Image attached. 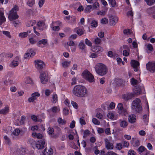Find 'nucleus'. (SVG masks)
Here are the masks:
<instances>
[{
  "instance_id": "1",
  "label": "nucleus",
  "mask_w": 155,
  "mask_h": 155,
  "mask_svg": "<svg viewBox=\"0 0 155 155\" xmlns=\"http://www.w3.org/2000/svg\"><path fill=\"white\" fill-rule=\"evenodd\" d=\"M72 93L73 94L77 97H84L87 94V89L84 86L77 85L74 87Z\"/></svg>"
},
{
  "instance_id": "2",
  "label": "nucleus",
  "mask_w": 155,
  "mask_h": 155,
  "mask_svg": "<svg viewBox=\"0 0 155 155\" xmlns=\"http://www.w3.org/2000/svg\"><path fill=\"white\" fill-rule=\"evenodd\" d=\"M19 10L18 7L15 5L8 13V18L11 21H12L18 19L19 16L17 14V11Z\"/></svg>"
},
{
  "instance_id": "3",
  "label": "nucleus",
  "mask_w": 155,
  "mask_h": 155,
  "mask_svg": "<svg viewBox=\"0 0 155 155\" xmlns=\"http://www.w3.org/2000/svg\"><path fill=\"white\" fill-rule=\"evenodd\" d=\"M132 108L138 112H141L142 110V104L140 99L137 98L132 103Z\"/></svg>"
},
{
  "instance_id": "4",
  "label": "nucleus",
  "mask_w": 155,
  "mask_h": 155,
  "mask_svg": "<svg viewBox=\"0 0 155 155\" xmlns=\"http://www.w3.org/2000/svg\"><path fill=\"white\" fill-rule=\"evenodd\" d=\"M96 73L99 75L103 76L107 73L106 68L105 66L102 64H97L95 68Z\"/></svg>"
},
{
  "instance_id": "5",
  "label": "nucleus",
  "mask_w": 155,
  "mask_h": 155,
  "mask_svg": "<svg viewBox=\"0 0 155 155\" xmlns=\"http://www.w3.org/2000/svg\"><path fill=\"white\" fill-rule=\"evenodd\" d=\"M82 77L90 83L95 82V79L93 75L87 70H85L82 72Z\"/></svg>"
},
{
  "instance_id": "6",
  "label": "nucleus",
  "mask_w": 155,
  "mask_h": 155,
  "mask_svg": "<svg viewBox=\"0 0 155 155\" xmlns=\"http://www.w3.org/2000/svg\"><path fill=\"white\" fill-rule=\"evenodd\" d=\"M141 81H138L135 79L134 78H132L130 79V82L132 85L135 86L134 91V94L137 95H138L141 92V89L140 87H136V86L139 84V83Z\"/></svg>"
},
{
  "instance_id": "7",
  "label": "nucleus",
  "mask_w": 155,
  "mask_h": 155,
  "mask_svg": "<svg viewBox=\"0 0 155 155\" xmlns=\"http://www.w3.org/2000/svg\"><path fill=\"white\" fill-rule=\"evenodd\" d=\"M41 82L43 84H45L48 81V73L46 71H41L39 76Z\"/></svg>"
},
{
  "instance_id": "8",
  "label": "nucleus",
  "mask_w": 155,
  "mask_h": 155,
  "mask_svg": "<svg viewBox=\"0 0 155 155\" xmlns=\"http://www.w3.org/2000/svg\"><path fill=\"white\" fill-rule=\"evenodd\" d=\"M117 108L120 114L124 116H126L127 114V110L124 108L123 104L121 103H119L118 104Z\"/></svg>"
},
{
  "instance_id": "9",
  "label": "nucleus",
  "mask_w": 155,
  "mask_h": 155,
  "mask_svg": "<svg viewBox=\"0 0 155 155\" xmlns=\"http://www.w3.org/2000/svg\"><path fill=\"white\" fill-rule=\"evenodd\" d=\"M40 96V94L38 92H35L31 94V97L28 99V101L29 103L33 102Z\"/></svg>"
},
{
  "instance_id": "10",
  "label": "nucleus",
  "mask_w": 155,
  "mask_h": 155,
  "mask_svg": "<svg viewBox=\"0 0 155 155\" xmlns=\"http://www.w3.org/2000/svg\"><path fill=\"white\" fill-rule=\"evenodd\" d=\"M27 129L25 127L21 129L16 128L12 132V134L15 136H18L19 135H22L26 131Z\"/></svg>"
},
{
  "instance_id": "11",
  "label": "nucleus",
  "mask_w": 155,
  "mask_h": 155,
  "mask_svg": "<svg viewBox=\"0 0 155 155\" xmlns=\"http://www.w3.org/2000/svg\"><path fill=\"white\" fill-rule=\"evenodd\" d=\"M36 54L35 49L31 48L27 50L26 53L24 55L25 59H28L29 58L33 56Z\"/></svg>"
},
{
  "instance_id": "12",
  "label": "nucleus",
  "mask_w": 155,
  "mask_h": 155,
  "mask_svg": "<svg viewBox=\"0 0 155 155\" xmlns=\"http://www.w3.org/2000/svg\"><path fill=\"white\" fill-rule=\"evenodd\" d=\"M147 70L151 72L155 71V62H149L146 64Z\"/></svg>"
},
{
  "instance_id": "13",
  "label": "nucleus",
  "mask_w": 155,
  "mask_h": 155,
  "mask_svg": "<svg viewBox=\"0 0 155 155\" xmlns=\"http://www.w3.org/2000/svg\"><path fill=\"white\" fill-rule=\"evenodd\" d=\"M111 139L112 137H109V140L107 138L104 139L105 147L108 150H112L114 146L113 143L109 141H111Z\"/></svg>"
},
{
  "instance_id": "14",
  "label": "nucleus",
  "mask_w": 155,
  "mask_h": 155,
  "mask_svg": "<svg viewBox=\"0 0 155 155\" xmlns=\"http://www.w3.org/2000/svg\"><path fill=\"white\" fill-rule=\"evenodd\" d=\"M48 44V41L47 39H42L39 41L37 43V45L38 47L44 48L47 46Z\"/></svg>"
},
{
  "instance_id": "15",
  "label": "nucleus",
  "mask_w": 155,
  "mask_h": 155,
  "mask_svg": "<svg viewBox=\"0 0 155 155\" xmlns=\"http://www.w3.org/2000/svg\"><path fill=\"white\" fill-rule=\"evenodd\" d=\"M110 24L111 25H114L118 22V18L116 16L111 15L109 17Z\"/></svg>"
},
{
  "instance_id": "16",
  "label": "nucleus",
  "mask_w": 155,
  "mask_h": 155,
  "mask_svg": "<svg viewBox=\"0 0 155 155\" xmlns=\"http://www.w3.org/2000/svg\"><path fill=\"white\" fill-rule=\"evenodd\" d=\"M35 67L38 69H41L45 66V64L43 62L40 60H36L34 61Z\"/></svg>"
},
{
  "instance_id": "17",
  "label": "nucleus",
  "mask_w": 155,
  "mask_h": 155,
  "mask_svg": "<svg viewBox=\"0 0 155 155\" xmlns=\"http://www.w3.org/2000/svg\"><path fill=\"white\" fill-rule=\"evenodd\" d=\"M146 12L149 15L152 16L155 19V6L147 9Z\"/></svg>"
},
{
  "instance_id": "18",
  "label": "nucleus",
  "mask_w": 155,
  "mask_h": 155,
  "mask_svg": "<svg viewBox=\"0 0 155 155\" xmlns=\"http://www.w3.org/2000/svg\"><path fill=\"white\" fill-rule=\"evenodd\" d=\"M145 108L147 110L146 111V114L144 115L143 119H144V120H145L146 122H147L148 118L149 115V110L148 104L147 101H146V104Z\"/></svg>"
},
{
  "instance_id": "19",
  "label": "nucleus",
  "mask_w": 155,
  "mask_h": 155,
  "mask_svg": "<svg viewBox=\"0 0 155 155\" xmlns=\"http://www.w3.org/2000/svg\"><path fill=\"white\" fill-rule=\"evenodd\" d=\"M61 22L59 21L56 22H54L53 23V25H55V26L51 27L52 30L54 31H58L60 29V26L61 25Z\"/></svg>"
},
{
  "instance_id": "20",
  "label": "nucleus",
  "mask_w": 155,
  "mask_h": 155,
  "mask_svg": "<svg viewBox=\"0 0 155 155\" xmlns=\"http://www.w3.org/2000/svg\"><path fill=\"white\" fill-rule=\"evenodd\" d=\"M107 116L109 118L113 120H116L118 118V114L114 112H109Z\"/></svg>"
},
{
  "instance_id": "21",
  "label": "nucleus",
  "mask_w": 155,
  "mask_h": 155,
  "mask_svg": "<svg viewBox=\"0 0 155 155\" xmlns=\"http://www.w3.org/2000/svg\"><path fill=\"white\" fill-rule=\"evenodd\" d=\"M38 29L40 31H42L46 28L47 26L45 25V23L43 21H39L37 24Z\"/></svg>"
},
{
  "instance_id": "22",
  "label": "nucleus",
  "mask_w": 155,
  "mask_h": 155,
  "mask_svg": "<svg viewBox=\"0 0 155 155\" xmlns=\"http://www.w3.org/2000/svg\"><path fill=\"white\" fill-rule=\"evenodd\" d=\"M20 61V57L19 56L16 57L13 61H12L10 64L11 67H15L17 66Z\"/></svg>"
},
{
  "instance_id": "23",
  "label": "nucleus",
  "mask_w": 155,
  "mask_h": 155,
  "mask_svg": "<svg viewBox=\"0 0 155 155\" xmlns=\"http://www.w3.org/2000/svg\"><path fill=\"white\" fill-rule=\"evenodd\" d=\"M130 64L131 66L134 68V71H137L138 67L139 65V62L137 61L132 60Z\"/></svg>"
},
{
  "instance_id": "24",
  "label": "nucleus",
  "mask_w": 155,
  "mask_h": 155,
  "mask_svg": "<svg viewBox=\"0 0 155 155\" xmlns=\"http://www.w3.org/2000/svg\"><path fill=\"white\" fill-rule=\"evenodd\" d=\"M45 141L44 140H40L37 142L36 146L38 149L43 148L45 146Z\"/></svg>"
},
{
  "instance_id": "25",
  "label": "nucleus",
  "mask_w": 155,
  "mask_h": 155,
  "mask_svg": "<svg viewBox=\"0 0 155 155\" xmlns=\"http://www.w3.org/2000/svg\"><path fill=\"white\" fill-rule=\"evenodd\" d=\"M10 107L8 105L6 106L2 109H0V114L6 115L8 113L9 111Z\"/></svg>"
},
{
  "instance_id": "26",
  "label": "nucleus",
  "mask_w": 155,
  "mask_h": 155,
  "mask_svg": "<svg viewBox=\"0 0 155 155\" xmlns=\"http://www.w3.org/2000/svg\"><path fill=\"white\" fill-rule=\"evenodd\" d=\"M123 48L124 49L123 55L124 56H128L130 52V49L129 47L127 45H123Z\"/></svg>"
},
{
  "instance_id": "27",
  "label": "nucleus",
  "mask_w": 155,
  "mask_h": 155,
  "mask_svg": "<svg viewBox=\"0 0 155 155\" xmlns=\"http://www.w3.org/2000/svg\"><path fill=\"white\" fill-rule=\"evenodd\" d=\"M115 83L118 86H123L126 84V82L120 78H116L115 80Z\"/></svg>"
},
{
  "instance_id": "28",
  "label": "nucleus",
  "mask_w": 155,
  "mask_h": 155,
  "mask_svg": "<svg viewBox=\"0 0 155 155\" xmlns=\"http://www.w3.org/2000/svg\"><path fill=\"white\" fill-rule=\"evenodd\" d=\"M134 97V94L132 93H128L124 94L123 96V98L126 101L131 99Z\"/></svg>"
},
{
  "instance_id": "29",
  "label": "nucleus",
  "mask_w": 155,
  "mask_h": 155,
  "mask_svg": "<svg viewBox=\"0 0 155 155\" xmlns=\"http://www.w3.org/2000/svg\"><path fill=\"white\" fill-rule=\"evenodd\" d=\"M31 30H28L26 32H20L18 36L22 38H25L27 37L29 34L31 32Z\"/></svg>"
},
{
  "instance_id": "30",
  "label": "nucleus",
  "mask_w": 155,
  "mask_h": 155,
  "mask_svg": "<svg viewBox=\"0 0 155 155\" xmlns=\"http://www.w3.org/2000/svg\"><path fill=\"white\" fill-rule=\"evenodd\" d=\"M136 119L137 117L134 114H131L128 117V121L131 123H135L136 121Z\"/></svg>"
},
{
  "instance_id": "31",
  "label": "nucleus",
  "mask_w": 155,
  "mask_h": 155,
  "mask_svg": "<svg viewBox=\"0 0 155 155\" xmlns=\"http://www.w3.org/2000/svg\"><path fill=\"white\" fill-rule=\"evenodd\" d=\"M138 151L140 154L144 152L145 153H149L150 151L147 150V149L144 147L143 146H140L138 149Z\"/></svg>"
},
{
  "instance_id": "32",
  "label": "nucleus",
  "mask_w": 155,
  "mask_h": 155,
  "mask_svg": "<svg viewBox=\"0 0 155 155\" xmlns=\"http://www.w3.org/2000/svg\"><path fill=\"white\" fill-rule=\"evenodd\" d=\"M132 144L134 147H137L139 146L140 144V141L138 139L135 138H132Z\"/></svg>"
},
{
  "instance_id": "33",
  "label": "nucleus",
  "mask_w": 155,
  "mask_h": 155,
  "mask_svg": "<svg viewBox=\"0 0 155 155\" xmlns=\"http://www.w3.org/2000/svg\"><path fill=\"white\" fill-rule=\"evenodd\" d=\"M6 21V18L3 12H0V25H2Z\"/></svg>"
},
{
  "instance_id": "34",
  "label": "nucleus",
  "mask_w": 155,
  "mask_h": 155,
  "mask_svg": "<svg viewBox=\"0 0 155 155\" xmlns=\"http://www.w3.org/2000/svg\"><path fill=\"white\" fill-rule=\"evenodd\" d=\"M12 128L10 126H6L3 129V132L6 134H8L11 133Z\"/></svg>"
},
{
  "instance_id": "35",
  "label": "nucleus",
  "mask_w": 155,
  "mask_h": 155,
  "mask_svg": "<svg viewBox=\"0 0 155 155\" xmlns=\"http://www.w3.org/2000/svg\"><path fill=\"white\" fill-rule=\"evenodd\" d=\"M91 50L93 52L99 53L102 51V48L100 46H95L92 48Z\"/></svg>"
},
{
  "instance_id": "36",
  "label": "nucleus",
  "mask_w": 155,
  "mask_h": 155,
  "mask_svg": "<svg viewBox=\"0 0 155 155\" xmlns=\"http://www.w3.org/2000/svg\"><path fill=\"white\" fill-rule=\"evenodd\" d=\"M25 118V117L24 116H22L21 117V121L18 120L15 122V124L16 126H19L24 124V120Z\"/></svg>"
},
{
  "instance_id": "37",
  "label": "nucleus",
  "mask_w": 155,
  "mask_h": 155,
  "mask_svg": "<svg viewBox=\"0 0 155 155\" xmlns=\"http://www.w3.org/2000/svg\"><path fill=\"white\" fill-rule=\"evenodd\" d=\"M40 115H38L37 116H36L35 115H33L31 116V118L32 120L35 122H41L42 121V120L40 118Z\"/></svg>"
},
{
  "instance_id": "38",
  "label": "nucleus",
  "mask_w": 155,
  "mask_h": 155,
  "mask_svg": "<svg viewBox=\"0 0 155 155\" xmlns=\"http://www.w3.org/2000/svg\"><path fill=\"white\" fill-rule=\"evenodd\" d=\"M24 82L26 84H32L33 81L29 77H27L24 79Z\"/></svg>"
},
{
  "instance_id": "39",
  "label": "nucleus",
  "mask_w": 155,
  "mask_h": 155,
  "mask_svg": "<svg viewBox=\"0 0 155 155\" xmlns=\"http://www.w3.org/2000/svg\"><path fill=\"white\" fill-rule=\"evenodd\" d=\"M35 36L33 37H30L29 38V43L32 45H34L37 42L38 40L35 38Z\"/></svg>"
},
{
  "instance_id": "40",
  "label": "nucleus",
  "mask_w": 155,
  "mask_h": 155,
  "mask_svg": "<svg viewBox=\"0 0 155 155\" xmlns=\"http://www.w3.org/2000/svg\"><path fill=\"white\" fill-rule=\"evenodd\" d=\"M32 136L34 138H36L38 139H41L43 137L42 134L38 133L37 134L35 132H33L32 134Z\"/></svg>"
},
{
  "instance_id": "41",
  "label": "nucleus",
  "mask_w": 155,
  "mask_h": 155,
  "mask_svg": "<svg viewBox=\"0 0 155 155\" xmlns=\"http://www.w3.org/2000/svg\"><path fill=\"white\" fill-rule=\"evenodd\" d=\"M36 21L35 20H31L28 21L26 24L27 26L30 27L32 26L35 24Z\"/></svg>"
},
{
  "instance_id": "42",
  "label": "nucleus",
  "mask_w": 155,
  "mask_h": 155,
  "mask_svg": "<svg viewBox=\"0 0 155 155\" xmlns=\"http://www.w3.org/2000/svg\"><path fill=\"white\" fill-rule=\"evenodd\" d=\"M76 31L77 34L79 35H82L84 32L83 28H77L75 29Z\"/></svg>"
},
{
  "instance_id": "43",
  "label": "nucleus",
  "mask_w": 155,
  "mask_h": 155,
  "mask_svg": "<svg viewBox=\"0 0 155 155\" xmlns=\"http://www.w3.org/2000/svg\"><path fill=\"white\" fill-rule=\"evenodd\" d=\"M71 63V61H64L61 63L62 66L66 68L69 66Z\"/></svg>"
},
{
  "instance_id": "44",
  "label": "nucleus",
  "mask_w": 155,
  "mask_h": 155,
  "mask_svg": "<svg viewBox=\"0 0 155 155\" xmlns=\"http://www.w3.org/2000/svg\"><path fill=\"white\" fill-rule=\"evenodd\" d=\"M12 21V23L15 27L19 26L21 24V21L19 20H14Z\"/></svg>"
},
{
  "instance_id": "45",
  "label": "nucleus",
  "mask_w": 155,
  "mask_h": 155,
  "mask_svg": "<svg viewBox=\"0 0 155 155\" xmlns=\"http://www.w3.org/2000/svg\"><path fill=\"white\" fill-rule=\"evenodd\" d=\"M128 124V123L127 121L126 120H121L120 123V125L122 127L125 128L126 127Z\"/></svg>"
},
{
  "instance_id": "46",
  "label": "nucleus",
  "mask_w": 155,
  "mask_h": 155,
  "mask_svg": "<svg viewBox=\"0 0 155 155\" xmlns=\"http://www.w3.org/2000/svg\"><path fill=\"white\" fill-rule=\"evenodd\" d=\"M55 149L54 147H50L48 150L47 153L49 155H52L55 153Z\"/></svg>"
},
{
  "instance_id": "47",
  "label": "nucleus",
  "mask_w": 155,
  "mask_h": 155,
  "mask_svg": "<svg viewBox=\"0 0 155 155\" xmlns=\"http://www.w3.org/2000/svg\"><path fill=\"white\" fill-rule=\"evenodd\" d=\"M109 103L108 102H106L101 105V107L104 110L107 109L108 110Z\"/></svg>"
},
{
  "instance_id": "48",
  "label": "nucleus",
  "mask_w": 155,
  "mask_h": 155,
  "mask_svg": "<svg viewBox=\"0 0 155 155\" xmlns=\"http://www.w3.org/2000/svg\"><path fill=\"white\" fill-rule=\"evenodd\" d=\"M78 47L80 49L83 50L85 49L86 46L83 42L81 41L78 45Z\"/></svg>"
},
{
  "instance_id": "49",
  "label": "nucleus",
  "mask_w": 155,
  "mask_h": 155,
  "mask_svg": "<svg viewBox=\"0 0 155 155\" xmlns=\"http://www.w3.org/2000/svg\"><path fill=\"white\" fill-rule=\"evenodd\" d=\"M2 34L5 36L7 37L8 38H11V36L10 34V33L7 31H2Z\"/></svg>"
},
{
  "instance_id": "50",
  "label": "nucleus",
  "mask_w": 155,
  "mask_h": 155,
  "mask_svg": "<svg viewBox=\"0 0 155 155\" xmlns=\"http://www.w3.org/2000/svg\"><path fill=\"white\" fill-rule=\"evenodd\" d=\"M92 9V6L91 5H88L84 9L85 12H90Z\"/></svg>"
},
{
  "instance_id": "51",
  "label": "nucleus",
  "mask_w": 155,
  "mask_h": 155,
  "mask_svg": "<svg viewBox=\"0 0 155 155\" xmlns=\"http://www.w3.org/2000/svg\"><path fill=\"white\" fill-rule=\"evenodd\" d=\"M147 4L149 6L153 5L155 3V0H144Z\"/></svg>"
},
{
  "instance_id": "52",
  "label": "nucleus",
  "mask_w": 155,
  "mask_h": 155,
  "mask_svg": "<svg viewBox=\"0 0 155 155\" xmlns=\"http://www.w3.org/2000/svg\"><path fill=\"white\" fill-rule=\"evenodd\" d=\"M116 104L114 102H111L110 104H109L108 110H111L114 109L115 107Z\"/></svg>"
},
{
  "instance_id": "53",
  "label": "nucleus",
  "mask_w": 155,
  "mask_h": 155,
  "mask_svg": "<svg viewBox=\"0 0 155 155\" xmlns=\"http://www.w3.org/2000/svg\"><path fill=\"white\" fill-rule=\"evenodd\" d=\"M35 0H29L27 2V5L29 7H32L35 4Z\"/></svg>"
},
{
  "instance_id": "54",
  "label": "nucleus",
  "mask_w": 155,
  "mask_h": 155,
  "mask_svg": "<svg viewBox=\"0 0 155 155\" xmlns=\"http://www.w3.org/2000/svg\"><path fill=\"white\" fill-rule=\"evenodd\" d=\"M58 101V97L56 94H53L52 95V101L54 103H56Z\"/></svg>"
},
{
  "instance_id": "55",
  "label": "nucleus",
  "mask_w": 155,
  "mask_h": 155,
  "mask_svg": "<svg viewBox=\"0 0 155 155\" xmlns=\"http://www.w3.org/2000/svg\"><path fill=\"white\" fill-rule=\"evenodd\" d=\"M51 110L54 113L58 112L60 110L59 107L58 106L54 107L52 108Z\"/></svg>"
},
{
  "instance_id": "56",
  "label": "nucleus",
  "mask_w": 155,
  "mask_h": 155,
  "mask_svg": "<svg viewBox=\"0 0 155 155\" xmlns=\"http://www.w3.org/2000/svg\"><path fill=\"white\" fill-rule=\"evenodd\" d=\"M58 123L61 125L64 124L66 123V121L63 120L61 118H59L58 119Z\"/></svg>"
},
{
  "instance_id": "57",
  "label": "nucleus",
  "mask_w": 155,
  "mask_h": 155,
  "mask_svg": "<svg viewBox=\"0 0 155 155\" xmlns=\"http://www.w3.org/2000/svg\"><path fill=\"white\" fill-rule=\"evenodd\" d=\"M108 20L106 18H103L101 20V22L103 24H106L108 23Z\"/></svg>"
},
{
  "instance_id": "58",
  "label": "nucleus",
  "mask_w": 155,
  "mask_h": 155,
  "mask_svg": "<svg viewBox=\"0 0 155 155\" xmlns=\"http://www.w3.org/2000/svg\"><path fill=\"white\" fill-rule=\"evenodd\" d=\"M123 32L124 34L127 35H128L131 33L132 31L129 29H127L124 30Z\"/></svg>"
},
{
  "instance_id": "59",
  "label": "nucleus",
  "mask_w": 155,
  "mask_h": 155,
  "mask_svg": "<svg viewBox=\"0 0 155 155\" xmlns=\"http://www.w3.org/2000/svg\"><path fill=\"white\" fill-rule=\"evenodd\" d=\"M100 6L99 4L97 1H95L93 5V8L92 10L94 9H96L98 8Z\"/></svg>"
},
{
  "instance_id": "60",
  "label": "nucleus",
  "mask_w": 155,
  "mask_h": 155,
  "mask_svg": "<svg viewBox=\"0 0 155 155\" xmlns=\"http://www.w3.org/2000/svg\"><path fill=\"white\" fill-rule=\"evenodd\" d=\"M13 117L15 118V121L17 120H19V118L20 117V115L18 113H14L13 114Z\"/></svg>"
},
{
  "instance_id": "61",
  "label": "nucleus",
  "mask_w": 155,
  "mask_h": 155,
  "mask_svg": "<svg viewBox=\"0 0 155 155\" xmlns=\"http://www.w3.org/2000/svg\"><path fill=\"white\" fill-rule=\"evenodd\" d=\"M123 147V145L121 143H117L116 146V148L118 150H120Z\"/></svg>"
},
{
  "instance_id": "62",
  "label": "nucleus",
  "mask_w": 155,
  "mask_h": 155,
  "mask_svg": "<svg viewBox=\"0 0 155 155\" xmlns=\"http://www.w3.org/2000/svg\"><path fill=\"white\" fill-rule=\"evenodd\" d=\"M109 4H110L112 7H115L116 6V2L115 0H112L109 2Z\"/></svg>"
},
{
  "instance_id": "63",
  "label": "nucleus",
  "mask_w": 155,
  "mask_h": 155,
  "mask_svg": "<svg viewBox=\"0 0 155 155\" xmlns=\"http://www.w3.org/2000/svg\"><path fill=\"white\" fill-rule=\"evenodd\" d=\"M91 26L92 27H96L97 25V23L96 21L93 20L91 23Z\"/></svg>"
},
{
  "instance_id": "64",
  "label": "nucleus",
  "mask_w": 155,
  "mask_h": 155,
  "mask_svg": "<svg viewBox=\"0 0 155 155\" xmlns=\"http://www.w3.org/2000/svg\"><path fill=\"white\" fill-rule=\"evenodd\" d=\"M92 121L95 125H98L100 124V122L96 118H93L92 120Z\"/></svg>"
}]
</instances>
